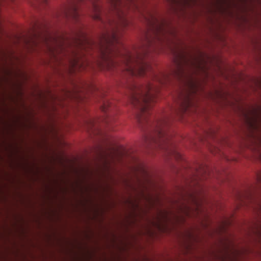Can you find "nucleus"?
<instances>
[{
	"mask_svg": "<svg viewBox=\"0 0 261 261\" xmlns=\"http://www.w3.org/2000/svg\"><path fill=\"white\" fill-rule=\"evenodd\" d=\"M177 68L175 73L178 78L182 79L187 76L184 67L181 63H177Z\"/></svg>",
	"mask_w": 261,
	"mask_h": 261,
	"instance_id": "obj_4",
	"label": "nucleus"
},
{
	"mask_svg": "<svg viewBox=\"0 0 261 261\" xmlns=\"http://www.w3.org/2000/svg\"><path fill=\"white\" fill-rule=\"evenodd\" d=\"M151 89L150 85L141 87L134 85L130 88L129 98L137 109V121L142 128L150 129L149 134L145 137L146 142L154 144L168 154L179 159L180 154L174 149L170 141L171 135L167 132L168 118L164 116L153 120L150 117V109L154 99Z\"/></svg>",
	"mask_w": 261,
	"mask_h": 261,
	"instance_id": "obj_1",
	"label": "nucleus"
},
{
	"mask_svg": "<svg viewBox=\"0 0 261 261\" xmlns=\"http://www.w3.org/2000/svg\"><path fill=\"white\" fill-rule=\"evenodd\" d=\"M156 37L157 38H158V39H159V40H160V39H161L160 38V37L158 36V34H156Z\"/></svg>",
	"mask_w": 261,
	"mask_h": 261,
	"instance_id": "obj_14",
	"label": "nucleus"
},
{
	"mask_svg": "<svg viewBox=\"0 0 261 261\" xmlns=\"http://www.w3.org/2000/svg\"><path fill=\"white\" fill-rule=\"evenodd\" d=\"M111 102L108 100H105L103 102V105L101 106V110L107 113L109 111V108L111 107Z\"/></svg>",
	"mask_w": 261,
	"mask_h": 261,
	"instance_id": "obj_5",
	"label": "nucleus"
},
{
	"mask_svg": "<svg viewBox=\"0 0 261 261\" xmlns=\"http://www.w3.org/2000/svg\"><path fill=\"white\" fill-rule=\"evenodd\" d=\"M188 61H187V59H184V62H185L186 64H188Z\"/></svg>",
	"mask_w": 261,
	"mask_h": 261,
	"instance_id": "obj_13",
	"label": "nucleus"
},
{
	"mask_svg": "<svg viewBox=\"0 0 261 261\" xmlns=\"http://www.w3.org/2000/svg\"><path fill=\"white\" fill-rule=\"evenodd\" d=\"M192 60H193V61H190V62H191V63H190V64H192V63H193V62H194V61L195 62L196 61H197L198 60H197V59H192Z\"/></svg>",
	"mask_w": 261,
	"mask_h": 261,
	"instance_id": "obj_12",
	"label": "nucleus"
},
{
	"mask_svg": "<svg viewBox=\"0 0 261 261\" xmlns=\"http://www.w3.org/2000/svg\"><path fill=\"white\" fill-rule=\"evenodd\" d=\"M158 81H160V82H161V83L162 82L160 81V79H159L158 78Z\"/></svg>",
	"mask_w": 261,
	"mask_h": 261,
	"instance_id": "obj_15",
	"label": "nucleus"
},
{
	"mask_svg": "<svg viewBox=\"0 0 261 261\" xmlns=\"http://www.w3.org/2000/svg\"><path fill=\"white\" fill-rule=\"evenodd\" d=\"M105 37V39L106 41L108 43H109V44H112V43H114L115 42H117L118 41L117 35L115 33H113V34L112 36V40H111L110 39L107 38L106 37Z\"/></svg>",
	"mask_w": 261,
	"mask_h": 261,
	"instance_id": "obj_6",
	"label": "nucleus"
},
{
	"mask_svg": "<svg viewBox=\"0 0 261 261\" xmlns=\"http://www.w3.org/2000/svg\"><path fill=\"white\" fill-rule=\"evenodd\" d=\"M192 105V101L189 95H186L180 104V111L186 112Z\"/></svg>",
	"mask_w": 261,
	"mask_h": 261,
	"instance_id": "obj_3",
	"label": "nucleus"
},
{
	"mask_svg": "<svg viewBox=\"0 0 261 261\" xmlns=\"http://www.w3.org/2000/svg\"><path fill=\"white\" fill-rule=\"evenodd\" d=\"M199 62H200V61H198V60L196 61L195 62L194 61L193 63H192L191 65L194 66L196 68H198V69L202 68V67H201L200 63Z\"/></svg>",
	"mask_w": 261,
	"mask_h": 261,
	"instance_id": "obj_7",
	"label": "nucleus"
},
{
	"mask_svg": "<svg viewBox=\"0 0 261 261\" xmlns=\"http://www.w3.org/2000/svg\"><path fill=\"white\" fill-rule=\"evenodd\" d=\"M155 31H156V34H158V33L163 34L164 33V30H163L162 27H161V26H159V27H158V28H156V30Z\"/></svg>",
	"mask_w": 261,
	"mask_h": 261,
	"instance_id": "obj_9",
	"label": "nucleus"
},
{
	"mask_svg": "<svg viewBox=\"0 0 261 261\" xmlns=\"http://www.w3.org/2000/svg\"><path fill=\"white\" fill-rule=\"evenodd\" d=\"M139 55L133 57L128 53L124 60L125 69L133 76H143L145 74L148 65L140 59Z\"/></svg>",
	"mask_w": 261,
	"mask_h": 261,
	"instance_id": "obj_2",
	"label": "nucleus"
},
{
	"mask_svg": "<svg viewBox=\"0 0 261 261\" xmlns=\"http://www.w3.org/2000/svg\"><path fill=\"white\" fill-rule=\"evenodd\" d=\"M87 123L88 127H92L94 125V121L93 119H90L88 120Z\"/></svg>",
	"mask_w": 261,
	"mask_h": 261,
	"instance_id": "obj_8",
	"label": "nucleus"
},
{
	"mask_svg": "<svg viewBox=\"0 0 261 261\" xmlns=\"http://www.w3.org/2000/svg\"><path fill=\"white\" fill-rule=\"evenodd\" d=\"M74 17H77V10H76V8L75 7L74 8Z\"/></svg>",
	"mask_w": 261,
	"mask_h": 261,
	"instance_id": "obj_11",
	"label": "nucleus"
},
{
	"mask_svg": "<svg viewBox=\"0 0 261 261\" xmlns=\"http://www.w3.org/2000/svg\"><path fill=\"white\" fill-rule=\"evenodd\" d=\"M189 84L190 85V86L191 87V88H195V87H196V84L193 81V80L192 79H189Z\"/></svg>",
	"mask_w": 261,
	"mask_h": 261,
	"instance_id": "obj_10",
	"label": "nucleus"
}]
</instances>
